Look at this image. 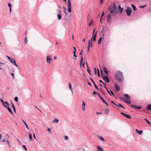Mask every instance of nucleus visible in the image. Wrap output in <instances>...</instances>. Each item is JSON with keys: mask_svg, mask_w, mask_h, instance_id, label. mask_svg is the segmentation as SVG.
I'll list each match as a JSON object with an SVG mask.
<instances>
[{"mask_svg": "<svg viewBox=\"0 0 151 151\" xmlns=\"http://www.w3.org/2000/svg\"><path fill=\"white\" fill-rule=\"evenodd\" d=\"M5 137L6 138H8L9 137V135L8 134H6L5 136Z\"/></svg>", "mask_w": 151, "mask_h": 151, "instance_id": "obj_59", "label": "nucleus"}, {"mask_svg": "<svg viewBox=\"0 0 151 151\" xmlns=\"http://www.w3.org/2000/svg\"><path fill=\"white\" fill-rule=\"evenodd\" d=\"M63 12H64L65 14V15H67V13L66 12V8L65 6H63Z\"/></svg>", "mask_w": 151, "mask_h": 151, "instance_id": "obj_23", "label": "nucleus"}, {"mask_svg": "<svg viewBox=\"0 0 151 151\" xmlns=\"http://www.w3.org/2000/svg\"><path fill=\"white\" fill-rule=\"evenodd\" d=\"M85 105L86 104L84 101H83L82 104V109L83 111H84L85 110Z\"/></svg>", "mask_w": 151, "mask_h": 151, "instance_id": "obj_19", "label": "nucleus"}, {"mask_svg": "<svg viewBox=\"0 0 151 151\" xmlns=\"http://www.w3.org/2000/svg\"><path fill=\"white\" fill-rule=\"evenodd\" d=\"M93 20H92V19H91V21L90 22H89V23L88 24V25L89 26H91L92 24H93Z\"/></svg>", "mask_w": 151, "mask_h": 151, "instance_id": "obj_25", "label": "nucleus"}, {"mask_svg": "<svg viewBox=\"0 0 151 151\" xmlns=\"http://www.w3.org/2000/svg\"><path fill=\"white\" fill-rule=\"evenodd\" d=\"M97 32H96L95 34H94V35H93L92 37V40H93V41H95L96 40V37L97 35Z\"/></svg>", "mask_w": 151, "mask_h": 151, "instance_id": "obj_14", "label": "nucleus"}, {"mask_svg": "<svg viewBox=\"0 0 151 151\" xmlns=\"http://www.w3.org/2000/svg\"><path fill=\"white\" fill-rule=\"evenodd\" d=\"M131 6H132V8L133 10L134 11H135L137 10V9L136 8V7L133 4H131Z\"/></svg>", "mask_w": 151, "mask_h": 151, "instance_id": "obj_28", "label": "nucleus"}, {"mask_svg": "<svg viewBox=\"0 0 151 151\" xmlns=\"http://www.w3.org/2000/svg\"><path fill=\"white\" fill-rule=\"evenodd\" d=\"M121 114L123 116L125 117L126 118L128 119H130L131 118V117L129 115L127 114L124 113L123 112H121Z\"/></svg>", "mask_w": 151, "mask_h": 151, "instance_id": "obj_9", "label": "nucleus"}, {"mask_svg": "<svg viewBox=\"0 0 151 151\" xmlns=\"http://www.w3.org/2000/svg\"><path fill=\"white\" fill-rule=\"evenodd\" d=\"M69 86V88L70 89L72 92V86L71 84L70 83H68Z\"/></svg>", "mask_w": 151, "mask_h": 151, "instance_id": "obj_35", "label": "nucleus"}, {"mask_svg": "<svg viewBox=\"0 0 151 151\" xmlns=\"http://www.w3.org/2000/svg\"><path fill=\"white\" fill-rule=\"evenodd\" d=\"M104 14H105L104 12H102V15H101V18H102L104 16Z\"/></svg>", "mask_w": 151, "mask_h": 151, "instance_id": "obj_52", "label": "nucleus"}, {"mask_svg": "<svg viewBox=\"0 0 151 151\" xmlns=\"http://www.w3.org/2000/svg\"><path fill=\"white\" fill-rule=\"evenodd\" d=\"M29 138L30 139V141L32 139V134H29Z\"/></svg>", "mask_w": 151, "mask_h": 151, "instance_id": "obj_42", "label": "nucleus"}, {"mask_svg": "<svg viewBox=\"0 0 151 151\" xmlns=\"http://www.w3.org/2000/svg\"><path fill=\"white\" fill-rule=\"evenodd\" d=\"M50 56H48L47 57V62L48 63H50L52 60V59L50 58Z\"/></svg>", "mask_w": 151, "mask_h": 151, "instance_id": "obj_15", "label": "nucleus"}, {"mask_svg": "<svg viewBox=\"0 0 151 151\" xmlns=\"http://www.w3.org/2000/svg\"><path fill=\"white\" fill-rule=\"evenodd\" d=\"M132 10L131 8L129 6H127V9L125 10V12L127 15V16H130L132 13Z\"/></svg>", "mask_w": 151, "mask_h": 151, "instance_id": "obj_5", "label": "nucleus"}, {"mask_svg": "<svg viewBox=\"0 0 151 151\" xmlns=\"http://www.w3.org/2000/svg\"><path fill=\"white\" fill-rule=\"evenodd\" d=\"M22 147H23V148L25 150H26V151H27V149L26 148V146L24 145H22Z\"/></svg>", "mask_w": 151, "mask_h": 151, "instance_id": "obj_47", "label": "nucleus"}, {"mask_svg": "<svg viewBox=\"0 0 151 151\" xmlns=\"http://www.w3.org/2000/svg\"><path fill=\"white\" fill-rule=\"evenodd\" d=\"M94 85V87H95V88L96 89L98 90H100V89H99V88H98V86H97V85L95 83H94L93 84Z\"/></svg>", "mask_w": 151, "mask_h": 151, "instance_id": "obj_37", "label": "nucleus"}, {"mask_svg": "<svg viewBox=\"0 0 151 151\" xmlns=\"http://www.w3.org/2000/svg\"><path fill=\"white\" fill-rule=\"evenodd\" d=\"M97 136H98V138L99 139H100L101 140L103 141H104V139L103 137H101L99 136V135H98Z\"/></svg>", "mask_w": 151, "mask_h": 151, "instance_id": "obj_32", "label": "nucleus"}, {"mask_svg": "<svg viewBox=\"0 0 151 151\" xmlns=\"http://www.w3.org/2000/svg\"><path fill=\"white\" fill-rule=\"evenodd\" d=\"M116 106H118L119 108H122L124 109H125V108H124L122 104H120L119 103H118V105L117 104V105H116Z\"/></svg>", "mask_w": 151, "mask_h": 151, "instance_id": "obj_21", "label": "nucleus"}, {"mask_svg": "<svg viewBox=\"0 0 151 151\" xmlns=\"http://www.w3.org/2000/svg\"><path fill=\"white\" fill-rule=\"evenodd\" d=\"M58 14H62V12L60 10H58Z\"/></svg>", "mask_w": 151, "mask_h": 151, "instance_id": "obj_57", "label": "nucleus"}, {"mask_svg": "<svg viewBox=\"0 0 151 151\" xmlns=\"http://www.w3.org/2000/svg\"><path fill=\"white\" fill-rule=\"evenodd\" d=\"M33 137L35 139H36V140H37V138H36V137H35V135L34 134H33Z\"/></svg>", "mask_w": 151, "mask_h": 151, "instance_id": "obj_63", "label": "nucleus"}, {"mask_svg": "<svg viewBox=\"0 0 151 151\" xmlns=\"http://www.w3.org/2000/svg\"><path fill=\"white\" fill-rule=\"evenodd\" d=\"M147 108L148 110L151 111V104L148 105Z\"/></svg>", "mask_w": 151, "mask_h": 151, "instance_id": "obj_24", "label": "nucleus"}, {"mask_svg": "<svg viewBox=\"0 0 151 151\" xmlns=\"http://www.w3.org/2000/svg\"><path fill=\"white\" fill-rule=\"evenodd\" d=\"M14 100L15 101L17 102L18 101V98L17 96H16L15 97L14 99Z\"/></svg>", "mask_w": 151, "mask_h": 151, "instance_id": "obj_45", "label": "nucleus"}, {"mask_svg": "<svg viewBox=\"0 0 151 151\" xmlns=\"http://www.w3.org/2000/svg\"><path fill=\"white\" fill-rule=\"evenodd\" d=\"M111 15L110 14H108L107 16V22H109L111 21Z\"/></svg>", "mask_w": 151, "mask_h": 151, "instance_id": "obj_13", "label": "nucleus"}, {"mask_svg": "<svg viewBox=\"0 0 151 151\" xmlns=\"http://www.w3.org/2000/svg\"><path fill=\"white\" fill-rule=\"evenodd\" d=\"M118 9L119 10V12L120 13H121L122 12V11L123 10V8H122L121 7L120 5H118Z\"/></svg>", "mask_w": 151, "mask_h": 151, "instance_id": "obj_17", "label": "nucleus"}, {"mask_svg": "<svg viewBox=\"0 0 151 151\" xmlns=\"http://www.w3.org/2000/svg\"><path fill=\"white\" fill-rule=\"evenodd\" d=\"M144 120L147 122L148 125H150V124L151 123L146 119L144 118Z\"/></svg>", "mask_w": 151, "mask_h": 151, "instance_id": "obj_31", "label": "nucleus"}, {"mask_svg": "<svg viewBox=\"0 0 151 151\" xmlns=\"http://www.w3.org/2000/svg\"><path fill=\"white\" fill-rule=\"evenodd\" d=\"M8 6L9 7V8H12V5L10 3H9L8 4Z\"/></svg>", "mask_w": 151, "mask_h": 151, "instance_id": "obj_46", "label": "nucleus"}, {"mask_svg": "<svg viewBox=\"0 0 151 151\" xmlns=\"http://www.w3.org/2000/svg\"><path fill=\"white\" fill-rule=\"evenodd\" d=\"M110 92L111 93V94H112V95L113 96H115V95H114V93L111 90H110Z\"/></svg>", "mask_w": 151, "mask_h": 151, "instance_id": "obj_49", "label": "nucleus"}, {"mask_svg": "<svg viewBox=\"0 0 151 151\" xmlns=\"http://www.w3.org/2000/svg\"><path fill=\"white\" fill-rule=\"evenodd\" d=\"M100 90L101 91V92L104 95V93L103 90L101 89H100Z\"/></svg>", "mask_w": 151, "mask_h": 151, "instance_id": "obj_61", "label": "nucleus"}, {"mask_svg": "<svg viewBox=\"0 0 151 151\" xmlns=\"http://www.w3.org/2000/svg\"><path fill=\"white\" fill-rule=\"evenodd\" d=\"M97 71L98 76V77H100V72H99V70L98 69H97Z\"/></svg>", "mask_w": 151, "mask_h": 151, "instance_id": "obj_40", "label": "nucleus"}, {"mask_svg": "<svg viewBox=\"0 0 151 151\" xmlns=\"http://www.w3.org/2000/svg\"><path fill=\"white\" fill-rule=\"evenodd\" d=\"M64 138L65 140H67L68 138V137L67 136H64Z\"/></svg>", "mask_w": 151, "mask_h": 151, "instance_id": "obj_48", "label": "nucleus"}, {"mask_svg": "<svg viewBox=\"0 0 151 151\" xmlns=\"http://www.w3.org/2000/svg\"><path fill=\"white\" fill-rule=\"evenodd\" d=\"M62 14H58L57 15V17H58V19L59 20H60L61 19Z\"/></svg>", "mask_w": 151, "mask_h": 151, "instance_id": "obj_29", "label": "nucleus"}, {"mask_svg": "<svg viewBox=\"0 0 151 151\" xmlns=\"http://www.w3.org/2000/svg\"><path fill=\"white\" fill-rule=\"evenodd\" d=\"M5 104L6 105H7V106H9L10 105L8 103L7 101H5L4 102V104Z\"/></svg>", "mask_w": 151, "mask_h": 151, "instance_id": "obj_44", "label": "nucleus"}, {"mask_svg": "<svg viewBox=\"0 0 151 151\" xmlns=\"http://www.w3.org/2000/svg\"><path fill=\"white\" fill-rule=\"evenodd\" d=\"M26 37H25L24 38V43L25 44H26L27 42V37L26 36V35H25Z\"/></svg>", "mask_w": 151, "mask_h": 151, "instance_id": "obj_34", "label": "nucleus"}, {"mask_svg": "<svg viewBox=\"0 0 151 151\" xmlns=\"http://www.w3.org/2000/svg\"><path fill=\"white\" fill-rule=\"evenodd\" d=\"M115 78L118 82H122L123 81V77L122 73L119 71H117L114 76Z\"/></svg>", "mask_w": 151, "mask_h": 151, "instance_id": "obj_1", "label": "nucleus"}, {"mask_svg": "<svg viewBox=\"0 0 151 151\" xmlns=\"http://www.w3.org/2000/svg\"><path fill=\"white\" fill-rule=\"evenodd\" d=\"M101 77L104 80L105 82L109 83L110 80L106 76H104L103 74V72L101 70Z\"/></svg>", "mask_w": 151, "mask_h": 151, "instance_id": "obj_4", "label": "nucleus"}, {"mask_svg": "<svg viewBox=\"0 0 151 151\" xmlns=\"http://www.w3.org/2000/svg\"><path fill=\"white\" fill-rule=\"evenodd\" d=\"M111 14L112 16H116L117 14V12H113V13H111Z\"/></svg>", "mask_w": 151, "mask_h": 151, "instance_id": "obj_36", "label": "nucleus"}, {"mask_svg": "<svg viewBox=\"0 0 151 151\" xmlns=\"http://www.w3.org/2000/svg\"><path fill=\"white\" fill-rule=\"evenodd\" d=\"M7 58L10 61V62L13 64L14 65L17 67H18V65L16 64L15 60L14 58H11L8 56H7Z\"/></svg>", "mask_w": 151, "mask_h": 151, "instance_id": "obj_6", "label": "nucleus"}, {"mask_svg": "<svg viewBox=\"0 0 151 151\" xmlns=\"http://www.w3.org/2000/svg\"><path fill=\"white\" fill-rule=\"evenodd\" d=\"M97 151H103V150L102 148L101 147H100L99 145H97Z\"/></svg>", "mask_w": 151, "mask_h": 151, "instance_id": "obj_20", "label": "nucleus"}, {"mask_svg": "<svg viewBox=\"0 0 151 151\" xmlns=\"http://www.w3.org/2000/svg\"><path fill=\"white\" fill-rule=\"evenodd\" d=\"M114 87L115 89H116V91H119L120 90V88L119 86H118L116 84H115Z\"/></svg>", "mask_w": 151, "mask_h": 151, "instance_id": "obj_16", "label": "nucleus"}, {"mask_svg": "<svg viewBox=\"0 0 151 151\" xmlns=\"http://www.w3.org/2000/svg\"><path fill=\"white\" fill-rule=\"evenodd\" d=\"M113 4V6L112 7L109 6L108 7V10L111 13H113V12H114V11H115L117 9V7L115 4L114 3Z\"/></svg>", "mask_w": 151, "mask_h": 151, "instance_id": "obj_3", "label": "nucleus"}, {"mask_svg": "<svg viewBox=\"0 0 151 151\" xmlns=\"http://www.w3.org/2000/svg\"><path fill=\"white\" fill-rule=\"evenodd\" d=\"M11 75L13 77V79L14 78V74L13 73H11Z\"/></svg>", "mask_w": 151, "mask_h": 151, "instance_id": "obj_60", "label": "nucleus"}, {"mask_svg": "<svg viewBox=\"0 0 151 151\" xmlns=\"http://www.w3.org/2000/svg\"><path fill=\"white\" fill-rule=\"evenodd\" d=\"M146 5H142V6H139V7L140 8V9H142V8H144V7H145L146 6Z\"/></svg>", "mask_w": 151, "mask_h": 151, "instance_id": "obj_43", "label": "nucleus"}, {"mask_svg": "<svg viewBox=\"0 0 151 151\" xmlns=\"http://www.w3.org/2000/svg\"><path fill=\"white\" fill-rule=\"evenodd\" d=\"M136 132L139 134H141L143 132L142 130L139 131L137 129H135Z\"/></svg>", "mask_w": 151, "mask_h": 151, "instance_id": "obj_18", "label": "nucleus"}, {"mask_svg": "<svg viewBox=\"0 0 151 151\" xmlns=\"http://www.w3.org/2000/svg\"><path fill=\"white\" fill-rule=\"evenodd\" d=\"M103 1H104V0H100V4H102L103 3Z\"/></svg>", "mask_w": 151, "mask_h": 151, "instance_id": "obj_55", "label": "nucleus"}, {"mask_svg": "<svg viewBox=\"0 0 151 151\" xmlns=\"http://www.w3.org/2000/svg\"><path fill=\"white\" fill-rule=\"evenodd\" d=\"M89 78H90V80L93 83V84L94 83H95L93 80V79L91 78L90 77Z\"/></svg>", "mask_w": 151, "mask_h": 151, "instance_id": "obj_51", "label": "nucleus"}, {"mask_svg": "<svg viewBox=\"0 0 151 151\" xmlns=\"http://www.w3.org/2000/svg\"><path fill=\"white\" fill-rule=\"evenodd\" d=\"M59 120L58 119H55L53 121V123H57L58 122Z\"/></svg>", "mask_w": 151, "mask_h": 151, "instance_id": "obj_39", "label": "nucleus"}, {"mask_svg": "<svg viewBox=\"0 0 151 151\" xmlns=\"http://www.w3.org/2000/svg\"><path fill=\"white\" fill-rule=\"evenodd\" d=\"M101 41H102V37H101L99 39V40H98V44L99 45H100L101 44Z\"/></svg>", "mask_w": 151, "mask_h": 151, "instance_id": "obj_30", "label": "nucleus"}, {"mask_svg": "<svg viewBox=\"0 0 151 151\" xmlns=\"http://www.w3.org/2000/svg\"><path fill=\"white\" fill-rule=\"evenodd\" d=\"M90 46L91 47H92V37L91 38V40H89L88 42V49L87 50L88 52H89V48Z\"/></svg>", "mask_w": 151, "mask_h": 151, "instance_id": "obj_8", "label": "nucleus"}, {"mask_svg": "<svg viewBox=\"0 0 151 151\" xmlns=\"http://www.w3.org/2000/svg\"><path fill=\"white\" fill-rule=\"evenodd\" d=\"M11 104H12V106L13 108V109L14 112H15V113H16V109L13 103L12 102H11Z\"/></svg>", "mask_w": 151, "mask_h": 151, "instance_id": "obj_22", "label": "nucleus"}, {"mask_svg": "<svg viewBox=\"0 0 151 151\" xmlns=\"http://www.w3.org/2000/svg\"><path fill=\"white\" fill-rule=\"evenodd\" d=\"M105 113L106 114H108L109 112V110L108 109H105L104 110Z\"/></svg>", "mask_w": 151, "mask_h": 151, "instance_id": "obj_27", "label": "nucleus"}, {"mask_svg": "<svg viewBox=\"0 0 151 151\" xmlns=\"http://www.w3.org/2000/svg\"><path fill=\"white\" fill-rule=\"evenodd\" d=\"M124 97L121 98L122 99L123 101L125 102L128 104H130L131 103V101L129 100H127L129 99H130V97L127 94H124Z\"/></svg>", "mask_w": 151, "mask_h": 151, "instance_id": "obj_2", "label": "nucleus"}, {"mask_svg": "<svg viewBox=\"0 0 151 151\" xmlns=\"http://www.w3.org/2000/svg\"><path fill=\"white\" fill-rule=\"evenodd\" d=\"M103 70L104 72L106 74L107 76H108L109 72L107 68L106 67H104L103 68Z\"/></svg>", "mask_w": 151, "mask_h": 151, "instance_id": "obj_12", "label": "nucleus"}, {"mask_svg": "<svg viewBox=\"0 0 151 151\" xmlns=\"http://www.w3.org/2000/svg\"><path fill=\"white\" fill-rule=\"evenodd\" d=\"M83 56H82V57H81V59L80 61V66L81 67V64L83 62Z\"/></svg>", "mask_w": 151, "mask_h": 151, "instance_id": "obj_33", "label": "nucleus"}, {"mask_svg": "<svg viewBox=\"0 0 151 151\" xmlns=\"http://www.w3.org/2000/svg\"><path fill=\"white\" fill-rule=\"evenodd\" d=\"M73 56L75 58H76L75 59V60H76L77 59L76 58L77 57V56L76 55V54H75L73 55Z\"/></svg>", "mask_w": 151, "mask_h": 151, "instance_id": "obj_62", "label": "nucleus"}, {"mask_svg": "<svg viewBox=\"0 0 151 151\" xmlns=\"http://www.w3.org/2000/svg\"><path fill=\"white\" fill-rule=\"evenodd\" d=\"M94 74H96V68H94Z\"/></svg>", "mask_w": 151, "mask_h": 151, "instance_id": "obj_50", "label": "nucleus"}, {"mask_svg": "<svg viewBox=\"0 0 151 151\" xmlns=\"http://www.w3.org/2000/svg\"><path fill=\"white\" fill-rule=\"evenodd\" d=\"M111 102L112 104H114L115 105H117V104H115L114 102L113 101H111Z\"/></svg>", "mask_w": 151, "mask_h": 151, "instance_id": "obj_58", "label": "nucleus"}, {"mask_svg": "<svg viewBox=\"0 0 151 151\" xmlns=\"http://www.w3.org/2000/svg\"><path fill=\"white\" fill-rule=\"evenodd\" d=\"M86 63L87 66V71L89 73V74L91 76V75L90 70H89V69L88 68L87 62H86Z\"/></svg>", "mask_w": 151, "mask_h": 151, "instance_id": "obj_26", "label": "nucleus"}, {"mask_svg": "<svg viewBox=\"0 0 151 151\" xmlns=\"http://www.w3.org/2000/svg\"><path fill=\"white\" fill-rule=\"evenodd\" d=\"M68 12H70L71 11V3L70 0H68Z\"/></svg>", "mask_w": 151, "mask_h": 151, "instance_id": "obj_7", "label": "nucleus"}, {"mask_svg": "<svg viewBox=\"0 0 151 151\" xmlns=\"http://www.w3.org/2000/svg\"><path fill=\"white\" fill-rule=\"evenodd\" d=\"M23 122L24 123V124H25V125L26 127V128L27 129H29V128L28 127V126H27V124L23 120H22Z\"/></svg>", "mask_w": 151, "mask_h": 151, "instance_id": "obj_38", "label": "nucleus"}, {"mask_svg": "<svg viewBox=\"0 0 151 151\" xmlns=\"http://www.w3.org/2000/svg\"><path fill=\"white\" fill-rule=\"evenodd\" d=\"M97 95H98L99 97L101 99H103V98L101 97V96L100 95L99 93H97Z\"/></svg>", "mask_w": 151, "mask_h": 151, "instance_id": "obj_54", "label": "nucleus"}, {"mask_svg": "<svg viewBox=\"0 0 151 151\" xmlns=\"http://www.w3.org/2000/svg\"><path fill=\"white\" fill-rule=\"evenodd\" d=\"M97 93H97L96 92H95V91H93V95H94L96 94H97Z\"/></svg>", "mask_w": 151, "mask_h": 151, "instance_id": "obj_56", "label": "nucleus"}, {"mask_svg": "<svg viewBox=\"0 0 151 151\" xmlns=\"http://www.w3.org/2000/svg\"><path fill=\"white\" fill-rule=\"evenodd\" d=\"M83 50H81L79 54L81 55V57H82V56H83Z\"/></svg>", "mask_w": 151, "mask_h": 151, "instance_id": "obj_41", "label": "nucleus"}, {"mask_svg": "<svg viewBox=\"0 0 151 151\" xmlns=\"http://www.w3.org/2000/svg\"><path fill=\"white\" fill-rule=\"evenodd\" d=\"M101 100H102L104 103H105V101L104 99L103 98Z\"/></svg>", "mask_w": 151, "mask_h": 151, "instance_id": "obj_64", "label": "nucleus"}, {"mask_svg": "<svg viewBox=\"0 0 151 151\" xmlns=\"http://www.w3.org/2000/svg\"><path fill=\"white\" fill-rule=\"evenodd\" d=\"M131 106L133 108H135L138 109H140L141 108V106H140L134 105L132 104H131Z\"/></svg>", "mask_w": 151, "mask_h": 151, "instance_id": "obj_11", "label": "nucleus"}, {"mask_svg": "<svg viewBox=\"0 0 151 151\" xmlns=\"http://www.w3.org/2000/svg\"><path fill=\"white\" fill-rule=\"evenodd\" d=\"M0 101H1V102H2L3 103V105H5V104H4V101H3V100L1 99H0Z\"/></svg>", "mask_w": 151, "mask_h": 151, "instance_id": "obj_53", "label": "nucleus"}, {"mask_svg": "<svg viewBox=\"0 0 151 151\" xmlns=\"http://www.w3.org/2000/svg\"><path fill=\"white\" fill-rule=\"evenodd\" d=\"M3 106L5 107L7 109L8 111L12 115L13 114L12 111L11 109L8 106H7L5 105H3Z\"/></svg>", "mask_w": 151, "mask_h": 151, "instance_id": "obj_10", "label": "nucleus"}]
</instances>
